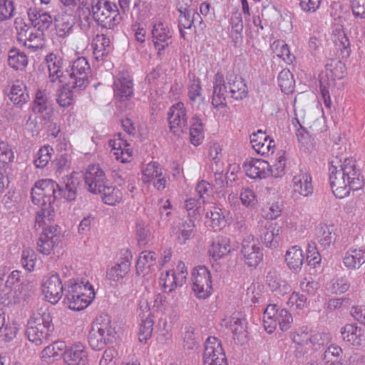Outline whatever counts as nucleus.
I'll return each mask as SVG.
<instances>
[{
	"label": "nucleus",
	"instance_id": "12",
	"mask_svg": "<svg viewBox=\"0 0 365 365\" xmlns=\"http://www.w3.org/2000/svg\"><path fill=\"white\" fill-rule=\"evenodd\" d=\"M205 365H227L221 341L216 337H209L205 345L203 354Z\"/></svg>",
	"mask_w": 365,
	"mask_h": 365
},
{
	"label": "nucleus",
	"instance_id": "53",
	"mask_svg": "<svg viewBox=\"0 0 365 365\" xmlns=\"http://www.w3.org/2000/svg\"><path fill=\"white\" fill-rule=\"evenodd\" d=\"M266 282L272 291L279 294H284L290 290V286L285 281L278 279L271 273L267 275Z\"/></svg>",
	"mask_w": 365,
	"mask_h": 365
},
{
	"label": "nucleus",
	"instance_id": "25",
	"mask_svg": "<svg viewBox=\"0 0 365 365\" xmlns=\"http://www.w3.org/2000/svg\"><path fill=\"white\" fill-rule=\"evenodd\" d=\"M226 80L230 89V93L233 99L242 100L247 97L248 88L242 76L234 73H229L227 74Z\"/></svg>",
	"mask_w": 365,
	"mask_h": 365
},
{
	"label": "nucleus",
	"instance_id": "17",
	"mask_svg": "<svg viewBox=\"0 0 365 365\" xmlns=\"http://www.w3.org/2000/svg\"><path fill=\"white\" fill-rule=\"evenodd\" d=\"M114 98L118 101L129 100L133 95V83L130 76L119 73L113 81Z\"/></svg>",
	"mask_w": 365,
	"mask_h": 365
},
{
	"label": "nucleus",
	"instance_id": "36",
	"mask_svg": "<svg viewBox=\"0 0 365 365\" xmlns=\"http://www.w3.org/2000/svg\"><path fill=\"white\" fill-rule=\"evenodd\" d=\"M230 239L225 236H217L212 242L209 254L215 259L221 258L230 251Z\"/></svg>",
	"mask_w": 365,
	"mask_h": 365
},
{
	"label": "nucleus",
	"instance_id": "22",
	"mask_svg": "<svg viewBox=\"0 0 365 365\" xmlns=\"http://www.w3.org/2000/svg\"><path fill=\"white\" fill-rule=\"evenodd\" d=\"M250 143L256 153L261 155L272 154L275 148L274 141L261 130L250 135Z\"/></svg>",
	"mask_w": 365,
	"mask_h": 365
},
{
	"label": "nucleus",
	"instance_id": "38",
	"mask_svg": "<svg viewBox=\"0 0 365 365\" xmlns=\"http://www.w3.org/2000/svg\"><path fill=\"white\" fill-rule=\"evenodd\" d=\"M65 297L68 302V308L73 310H82L86 308L91 302V298L81 294L72 293L71 290L65 289Z\"/></svg>",
	"mask_w": 365,
	"mask_h": 365
},
{
	"label": "nucleus",
	"instance_id": "5",
	"mask_svg": "<svg viewBox=\"0 0 365 365\" xmlns=\"http://www.w3.org/2000/svg\"><path fill=\"white\" fill-rule=\"evenodd\" d=\"M292 315L286 309H278L276 304H269L264 312L263 325L267 333H272L277 325L282 331L290 329Z\"/></svg>",
	"mask_w": 365,
	"mask_h": 365
},
{
	"label": "nucleus",
	"instance_id": "58",
	"mask_svg": "<svg viewBox=\"0 0 365 365\" xmlns=\"http://www.w3.org/2000/svg\"><path fill=\"white\" fill-rule=\"evenodd\" d=\"M160 283L165 289V292H171L176 287L180 286L177 275L174 270L166 271L165 274H162L160 278Z\"/></svg>",
	"mask_w": 365,
	"mask_h": 365
},
{
	"label": "nucleus",
	"instance_id": "60",
	"mask_svg": "<svg viewBox=\"0 0 365 365\" xmlns=\"http://www.w3.org/2000/svg\"><path fill=\"white\" fill-rule=\"evenodd\" d=\"M36 255L33 250L25 249L23 250L21 263L25 269L29 272L33 271L36 264Z\"/></svg>",
	"mask_w": 365,
	"mask_h": 365
},
{
	"label": "nucleus",
	"instance_id": "47",
	"mask_svg": "<svg viewBox=\"0 0 365 365\" xmlns=\"http://www.w3.org/2000/svg\"><path fill=\"white\" fill-rule=\"evenodd\" d=\"M19 293L17 289L6 284L0 285V302L5 306H11L18 302Z\"/></svg>",
	"mask_w": 365,
	"mask_h": 365
},
{
	"label": "nucleus",
	"instance_id": "39",
	"mask_svg": "<svg viewBox=\"0 0 365 365\" xmlns=\"http://www.w3.org/2000/svg\"><path fill=\"white\" fill-rule=\"evenodd\" d=\"M92 47L96 58H103L111 50L110 39L106 34H98L93 39Z\"/></svg>",
	"mask_w": 365,
	"mask_h": 365
},
{
	"label": "nucleus",
	"instance_id": "32",
	"mask_svg": "<svg viewBox=\"0 0 365 365\" xmlns=\"http://www.w3.org/2000/svg\"><path fill=\"white\" fill-rule=\"evenodd\" d=\"M33 110L41 114L44 119L49 118L51 114V103L45 91L38 90L34 101Z\"/></svg>",
	"mask_w": 365,
	"mask_h": 365
},
{
	"label": "nucleus",
	"instance_id": "1",
	"mask_svg": "<svg viewBox=\"0 0 365 365\" xmlns=\"http://www.w3.org/2000/svg\"><path fill=\"white\" fill-rule=\"evenodd\" d=\"M329 180L333 193L340 199L364 185V177L356 160L341 155H332L329 158Z\"/></svg>",
	"mask_w": 365,
	"mask_h": 365
},
{
	"label": "nucleus",
	"instance_id": "15",
	"mask_svg": "<svg viewBox=\"0 0 365 365\" xmlns=\"http://www.w3.org/2000/svg\"><path fill=\"white\" fill-rule=\"evenodd\" d=\"M84 182L88 191L98 194L101 190L109 182L104 171L98 164L89 165L84 174Z\"/></svg>",
	"mask_w": 365,
	"mask_h": 365
},
{
	"label": "nucleus",
	"instance_id": "18",
	"mask_svg": "<svg viewBox=\"0 0 365 365\" xmlns=\"http://www.w3.org/2000/svg\"><path fill=\"white\" fill-rule=\"evenodd\" d=\"M314 187L311 174L306 170H299L292 178V192L295 195L309 197L312 195Z\"/></svg>",
	"mask_w": 365,
	"mask_h": 365
},
{
	"label": "nucleus",
	"instance_id": "56",
	"mask_svg": "<svg viewBox=\"0 0 365 365\" xmlns=\"http://www.w3.org/2000/svg\"><path fill=\"white\" fill-rule=\"evenodd\" d=\"M195 227L193 219L188 217L181 225L180 232L178 236V241L180 244H185L189 240Z\"/></svg>",
	"mask_w": 365,
	"mask_h": 365
},
{
	"label": "nucleus",
	"instance_id": "49",
	"mask_svg": "<svg viewBox=\"0 0 365 365\" xmlns=\"http://www.w3.org/2000/svg\"><path fill=\"white\" fill-rule=\"evenodd\" d=\"M8 63L14 69L22 70L28 64V58L19 49H11L9 52Z\"/></svg>",
	"mask_w": 365,
	"mask_h": 365
},
{
	"label": "nucleus",
	"instance_id": "19",
	"mask_svg": "<svg viewBox=\"0 0 365 365\" xmlns=\"http://www.w3.org/2000/svg\"><path fill=\"white\" fill-rule=\"evenodd\" d=\"M241 252L250 267H257L263 258L262 250L253 237H248L242 241Z\"/></svg>",
	"mask_w": 365,
	"mask_h": 365
},
{
	"label": "nucleus",
	"instance_id": "24",
	"mask_svg": "<svg viewBox=\"0 0 365 365\" xmlns=\"http://www.w3.org/2000/svg\"><path fill=\"white\" fill-rule=\"evenodd\" d=\"M63 361L66 365H88V354L85 346L78 343L66 349Z\"/></svg>",
	"mask_w": 365,
	"mask_h": 365
},
{
	"label": "nucleus",
	"instance_id": "51",
	"mask_svg": "<svg viewBox=\"0 0 365 365\" xmlns=\"http://www.w3.org/2000/svg\"><path fill=\"white\" fill-rule=\"evenodd\" d=\"M38 205L41 206V209L36 212L35 218V228L36 230L38 229L37 227L39 228L46 225V220L50 222L54 216V210L52 205H49L48 203Z\"/></svg>",
	"mask_w": 365,
	"mask_h": 365
},
{
	"label": "nucleus",
	"instance_id": "50",
	"mask_svg": "<svg viewBox=\"0 0 365 365\" xmlns=\"http://www.w3.org/2000/svg\"><path fill=\"white\" fill-rule=\"evenodd\" d=\"M206 217L208 219L206 223L215 230H220L226 225L225 216L221 210L217 207H212L210 212H207Z\"/></svg>",
	"mask_w": 365,
	"mask_h": 365
},
{
	"label": "nucleus",
	"instance_id": "64",
	"mask_svg": "<svg viewBox=\"0 0 365 365\" xmlns=\"http://www.w3.org/2000/svg\"><path fill=\"white\" fill-rule=\"evenodd\" d=\"M310 334L307 327H302L297 329L292 334L293 341L298 345H308L310 341Z\"/></svg>",
	"mask_w": 365,
	"mask_h": 365
},
{
	"label": "nucleus",
	"instance_id": "54",
	"mask_svg": "<svg viewBox=\"0 0 365 365\" xmlns=\"http://www.w3.org/2000/svg\"><path fill=\"white\" fill-rule=\"evenodd\" d=\"M154 321L153 316L149 313L145 319H142L139 329V340L141 342H146L152 336Z\"/></svg>",
	"mask_w": 365,
	"mask_h": 365
},
{
	"label": "nucleus",
	"instance_id": "11",
	"mask_svg": "<svg viewBox=\"0 0 365 365\" xmlns=\"http://www.w3.org/2000/svg\"><path fill=\"white\" fill-rule=\"evenodd\" d=\"M151 35L157 54L161 57L165 54V50L172 43L173 31L168 24L158 21L153 24Z\"/></svg>",
	"mask_w": 365,
	"mask_h": 365
},
{
	"label": "nucleus",
	"instance_id": "48",
	"mask_svg": "<svg viewBox=\"0 0 365 365\" xmlns=\"http://www.w3.org/2000/svg\"><path fill=\"white\" fill-rule=\"evenodd\" d=\"M66 348L65 342L61 341H55L43 349L41 351V358L46 361L51 358L55 359L61 356L63 357Z\"/></svg>",
	"mask_w": 365,
	"mask_h": 365
},
{
	"label": "nucleus",
	"instance_id": "23",
	"mask_svg": "<svg viewBox=\"0 0 365 365\" xmlns=\"http://www.w3.org/2000/svg\"><path fill=\"white\" fill-rule=\"evenodd\" d=\"M79 184L80 180L75 173L62 178V180L58 184V187L60 197L64 198L68 201L74 200L76 198L77 189Z\"/></svg>",
	"mask_w": 365,
	"mask_h": 365
},
{
	"label": "nucleus",
	"instance_id": "40",
	"mask_svg": "<svg viewBox=\"0 0 365 365\" xmlns=\"http://www.w3.org/2000/svg\"><path fill=\"white\" fill-rule=\"evenodd\" d=\"M344 265L349 269L359 268L365 262V249H352L348 250L343 259Z\"/></svg>",
	"mask_w": 365,
	"mask_h": 365
},
{
	"label": "nucleus",
	"instance_id": "33",
	"mask_svg": "<svg viewBox=\"0 0 365 365\" xmlns=\"http://www.w3.org/2000/svg\"><path fill=\"white\" fill-rule=\"evenodd\" d=\"M8 96L10 101L18 106H22L27 103L29 99L26 86L20 81H16L13 83L10 87Z\"/></svg>",
	"mask_w": 365,
	"mask_h": 365
},
{
	"label": "nucleus",
	"instance_id": "8",
	"mask_svg": "<svg viewBox=\"0 0 365 365\" xmlns=\"http://www.w3.org/2000/svg\"><path fill=\"white\" fill-rule=\"evenodd\" d=\"M282 228L277 222L268 220L258 222L257 234L262 242L269 248H275L279 245Z\"/></svg>",
	"mask_w": 365,
	"mask_h": 365
},
{
	"label": "nucleus",
	"instance_id": "31",
	"mask_svg": "<svg viewBox=\"0 0 365 365\" xmlns=\"http://www.w3.org/2000/svg\"><path fill=\"white\" fill-rule=\"evenodd\" d=\"M316 236L320 246L324 249L329 248L336 240L337 235L334 226L325 224L319 225L316 228Z\"/></svg>",
	"mask_w": 365,
	"mask_h": 365
},
{
	"label": "nucleus",
	"instance_id": "7",
	"mask_svg": "<svg viewBox=\"0 0 365 365\" xmlns=\"http://www.w3.org/2000/svg\"><path fill=\"white\" fill-rule=\"evenodd\" d=\"M58 184L50 179H43L37 181L31 191V197L34 204L44 205L48 203L52 205L58 195Z\"/></svg>",
	"mask_w": 365,
	"mask_h": 365
},
{
	"label": "nucleus",
	"instance_id": "6",
	"mask_svg": "<svg viewBox=\"0 0 365 365\" xmlns=\"http://www.w3.org/2000/svg\"><path fill=\"white\" fill-rule=\"evenodd\" d=\"M91 67L85 57H79L72 62L66 70L68 86L76 90H84L89 83L88 74Z\"/></svg>",
	"mask_w": 365,
	"mask_h": 365
},
{
	"label": "nucleus",
	"instance_id": "3",
	"mask_svg": "<svg viewBox=\"0 0 365 365\" xmlns=\"http://www.w3.org/2000/svg\"><path fill=\"white\" fill-rule=\"evenodd\" d=\"M86 9L95 21L106 29H114L122 21L117 5L108 0H91V9Z\"/></svg>",
	"mask_w": 365,
	"mask_h": 365
},
{
	"label": "nucleus",
	"instance_id": "41",
	"mask_svg": "<svg viewBox=\"0 0 365 365\" xmlns=\"http://www.w3.org/2000/svg\"><path fill=\"white\" fill-rule=\"evenodd\" d=\"M98 193L101 194L102 200L109 205H115L121 202L123 199V193L121 190L110 185L108 182L107 185L101 190Z\"/></svg>",
	"mask_w": 365,
	"mask_h": 365
},
{
	"label": "nucleus",
	"instance_id": "37",
	"mask_svg": "<svg viewBox=\"0 0 365 365\" xmlns=\"http://www.w3.org/2000/svg\"><path fill=\"white\" fill-rule=\"evenodd\" d=\"M65 289L71 290L72 293L75 292L76 294L78 293L81 295L83 294V296H88V297L91 298L92 302L95 298L96 293L93 287L88 281H81L78 282L77 280L71 279L66 283Z\"/></svg>",
	"mask_w": 365,
	"mask_h": 365
},
{
	"label": "nucleus",
	"instance_id": "21",
	"mask_svg": "<svg viewBox=\"0 0 365 365\" xmlns=\"http://www.w3.org/2000/svg\"><path fill=\"white\" fill-rule=\"evenodd\" d=\"M108 144L112 148L116 160L123 163L130 161L133 150L128 140L123 138L121 133H118L114 135L113 138L109 140Z\"/></svg>",
	"mask_w": 365,
	"mask_h": 365
},
{
	"label": "nucleus",
	"instance_id": "2",
	"mask_svg": "<svg viewBox=\"0 0 365 365\" xmlns=\"http://www.w3.org/2000/svg\"><path fill=\"white\" fill-rule=\"evenodd\" d=\"M53 330L52 317L48 308L41 307L34 312L27 322L26 334L28 339L36 345L46 341Z\"/></svg>",
	"mask_w": 365,
	"mask_h": 365
},
{
	"label": "nucleus",
	"instance_id": "63",
	"mask_svg": "<svg viewBox=\"0 0 365 365\" xmlns=\"http://www.w3.org/2000/svg\"><path fill=\"white\" fill-rule=\"evenodd\" d=\"M229 22L232 27V31L236 34L241 36L244 25L242 13L238 9L232 12Z\"/></svg>",
	"mask_w": 365,
	"mask_h": 365
},
{
	"label": "nucleus",
	"instance_id": "20",
	"mask_svg": "<svg viewBox=\"0 0 365 365\" xmlns=\"http://www.w3.org/2000/svg\"><path fill=\"white\" fill-rule=\"evenodd\" d=\"M27 16L31 25L30 27L41 31H47L53 23V18L48 12L36 6L30 7L27 10Z\"/></svg>",
	"mask_w": 365,
	"mask_h": 365
},
{
	"label": "nucleus",
	"instance_id": "16",
	"mask_svg": "<svg viewBox=\"0 0 365 365\" xmlns=\"http://www.w3.org/2000/svg\"><path fill=\"white\" fill-rule=\"evenodd\" d=\"M42 292L46 300L53 304L61 299L65 289L58 274H51L44 281Z\"/></svg>",
	"mask_w": 365,
	"mask_h": 365
},
{
	"label": "nucleus",
	"instance_id": "43",
	"mask_svg": "<svg viewBox=\"0 0 365 365\" xmlns=\"http://www.w3.org/2000/svg\"><path fill=\"white\" fill-rule=\"evenodd\" d=\"M333 41L336 50L340 52L343 58H346L350 56L351 51L350 42L343 30L335 29L333 31Z\"/></svg>",
	"mask_w": 365,
	"mask_h": 365
},
{
	"label": "nucleus",
	"instance_id": "9",
	"mask_svg": "<svg viewBox=\"0 0 365 365\" xmlns=\"http://www.w3.org/2000/svg\"><path fill=\"white\" fill-rule=\"evenodd\" d=\"M192 281V288L197 298L205 299L211 294V275L205 267L201 266L193 269Z\"/></svg>",
	"mask_w": 365,
	"mask_h": 365
},
{
	"label": "nucleus",
	"instance_id": "27",
	"mask_svg": "<svg viewBox=\"0 0 365 365\" xmlns=\"http://www.w3.org/2000/svg\"><path fill=\"white\" fill-rule=\"evenodd\" d=\"M243 168L249 178L262 179L269 173V164L264 160L252 158L244 163Z\"/></svg>",
	"mask_w": 365,
	"mask_h": 365
},
{
	"label": "nucleus",
	"instance_id": "30",
	"mask_svg": "<svg viewBox=\"0 0 365 365\" xmlns=\"http://www.w3.org/2000/svg\"><path fill=\"white\" fill-rule=\"evenodd\" d=\"M128 255L121 259L115 264L112 266L108 269L106 272V277L108 280L114 282H121L123 279L126 277L130 271V259L131 258L130 253Z\"/></svg>",
	"mask_w": 365,
	"mask_h": 365
},
{
	"label": "nucleus",
	"instance_id": "14",
	"mask_svg": "<svg viewBox=\"0 0 365 365\" xmlns=\"http://www.w3.org/2000/svg\"><path fill=\"white\" fill-rule=\"evenodd\" d=\"M168 119L170 130L180 135L187 127V115L185 105L182 102L173 104L169 109Z\"/></svg>",
	"mask_w": 365,
	"mask_h": 365
},
{
	"label": "nucleus",
	"instance_id": "55",
	"mask_svg": "<svg viewBox=\"0 0 365 365\" xmlns=\"http://www.w3.org/2000/svg\"><path fill=\"white\" fill-rule=\"evenodd\" d=\"M278 84L284 93H291L294 88L293 76L289 70L284 69L278 75Z\"/></svg>",
	"mask_w": 365,
	"mask_h": 365
},
{
	"label": "nucleus",
	"instance_id": "26",
	"mask_svg": "<svg viewBox=\"0 0 365 365\" xmlns=\"http://www.w3.org/2000/svg\"><path fill=\"white\" fill-rule=\"evenodd\" d=\"M227 93V86L224 76L217 72L214 77L213 93L212 104L216 108H223L226 106V96Z\"/></svg>",
	"mask_w": 365,
	"mask_h": 365
},
{
	"label": "nucleus",
	"instance_id": "13",
	"mask_svg": "<svg viewBox=\"0 0 365 365\" xmlns=\"http://www.w3.org/2000/svg\"><path fill=\"white\" fill-rule=\"evenodd\" d=\"M16 29L17 40L23 43L25 46L34 51L43 47L44 31L30 27L27 24H24L21 26L20 28L16 26Z\"/></svg>",
	"mask_w": 365,
	"mask_h": 365
},
{
	"label": "nucleus",
	"instance_id": "46",
	"mask_svg": "<svg viewBox=\"0 0 365 365\" xmlns=\"http://www.w3.org/2000/svg\"><path fill=\"white\" fill-rule=\"evenodd\" d=\"M157 255L152 251H143L140 253L136 263V272L138 274H145V270L150 269L155 264Z\"/></svg>",
	"mask_w": 365,
	"mask_h": 365
},
{
	"label": "nucleus",
	"instance_id": "28",
	"mask_svg": "<svg viewBox=\"0 0 365 365\" xmlns=\"http://www.w3.org/2000/svg\"><path fill=\"white\" fill-rule=\"evenodd\" d=\"M48 71V78L51 82L66 81V75H63V59L61 57L50 53L45 58Z\"/></svg>",
	"mask_w": 365,
	"mask_h": 365
},
{
	"label": "nucleus",
	"instance_id": "34",
	"mask_svg": "<svg viewBox=\"0 0 365 365\" xmlns=\"http://www.w3.org/2000/svg\"><path fill=\"white\" fill-rule=\"evenodd\" d=\"M285 261L291 270L295 272H299L304 261L302 250L297 245L291 247L286 252Z\"/></svg>",
	"mask_w": 365,
	"mask_h": 365
},
{
	"label": "nucleus",
	"instance_id": "57",
	"mask_svg": "<svg viewBox=\"0 0 365 365\" xmlns=\"http://www.w3.org/2000/svg\"><path fill=\"white\" fill-rule=\"evenodd\" d=\"M274 165H269V173L274 178H281L285 174L286 158L285 152L281 150Z\"/></svg>",
	"mask_w": 365,
	"mask_h": 365
},
{
	"label": "nucleus",
	"instance_id": "42",
	"mask_svg": "<svg viewBox=\"0 0 365 365\" xmlns=\"http://www.w3.org/2000/svg\"><path fill=\"white\" fill-rule=\"evenodd\" d=\"M187 96L192 107L200 109L204 105L205 98L202 96L201 82L199 78L193 79L188 86Z\"/></svg>",
	"mask_w": 365,
	"mask_h": 365
},
{
	"label": "nucleus",
	"instance_id": "62",
	"mask_svg": "<svg viewBox=\"0 0 365 365\" xmlns=\"http://www.w3.org/2000/svg\"><path fill=\"white\" fill-rule=\"evenodd\" d=\"M14 153L7 142L0 138V164H7L13 161Z\"/></svg>",
	"mask_w": 365,
	"mask_h": 365
},
{
	"label": "nucleus",
	"instance_id": "44",
	"mask_svg": "<svg viewBox=\"0 0 365 365\" xmlns=\"http://www.w3.org/2000/svg\"><path fill=\"white\" fill-rule=\"evenodd\" d=\"M56 35L59 38H66L72 32L73 24L71 16L58 14L54 18Z\"/></svg>",
	"mask_w": 365,
	"mask_h": 365
},
{
	"label": "nucleus",
	"instance_id": "4",
	"mask_svg": "<svg viewBox=\"0 0 365 365\" xmlns=\"http://www.w3.org/2000/svg\"><path fill=\"white\" fill-rule=\"evenodd\" d=\"M117 331L108 315H101L96 319L89 331L88 339L93 350H101L106 344L113 343Z\"/></svg>",
	"mask_w": 365,
	"mask_h": 365
},
{
	"label": "nucleus",
	"instance_id": "29",
	"mask_svg": "<svg viewBox=\"0 0 365 365\" xmlns=\"http://www.w3.org/2000/svg\"><path fill=\"white\" fill-rule=\"evenodd\" d=\"M343 340L353 346L365 344V331L355 324H347L341 329Z\"/></svg>",
	"mask_w": 365,
	"mask_h": 365
},
{
	"label": "nucleus",
	"instance_id": "35",
	"mask_svg": "<svg viewBox=\"0 0 365 365\" xmlns=\"http://www.w3.org/2000/svg\"><path fill=\"white\" fill-rule=\"evenodd\" d=\"M344 68L345 66L341 61H332L326 65L324 73L322 74L320 78L324 77L326 84L329 86L334 83L336 80L343 78L344 76Z\"/></svg>",
	"mask_w": 365,
	"mask_h": 365
},
{
	"label": "nucleus",
	"instance_id": "52",
	"mask_svg": "<svg viewBox=\"0 0 365 365\" xmlns=\"http://www.w3.org/2000/svg\"><path fill=\"white\" fill-rule=\"evenodd\" d=\"M162 175V169L157 162H150L147 164L142 171L141 180L143 183H148Z\"/></svg>",
	"mask_w": 365,
	"mask_h": 365
},
{
	"label": "nucleus",
	"instance_id": "61",
	"mask_svg": "<svg viewBox=\"0 0 365 365\" xmlns=\"http://www.w3.org/2000/svg\"><path fill=\"white\" fill-rule=\"evenodd\" d=\"M14 11L15 8L12 0H0V21L12 18Z\"/></svg>",
	"mask_w": 365,
	"mask_h": 365
},
{
	"label": "nucleus",
	"instance_id": "10",
	"mask_svg": "<svg viewBox=\"0 0 365 365\" xmlns=\"http://www.w3.org/2000/svg\"><path fill=\"white\" fill-rule=\"evenodd\" d=\"M61 240V227L57 225H47L43 227L36 243V250L39 253L48 255Z\"/></svg>",
	"mask_w": 365,
	"mask_h": 365
},
{
	"label": "nucleus",
	"instance_id": "45",
	"mask_svg": "<svg viewBox=\"0 0 365 365\" xmlns=\"http://www.w3.org/2000/svg\"><path fill=\"white\" fill-rule=\"evenodd\" d=\"M190 137L191 143L195 146L200 145L204 139L203 124L197 115H193L191 119Z\"/></svg>",
	"mask_w": 365,
	"mask_h": 365
},
{
	"label": "nucleus",
	"instance_id": "59",
	"mask_svg": "<svg viewBox=\"0 0 365 365\" xmlns=\"http://www.w3.org/2000/svg\"><path fill=\"white\" fill-rule=\"evenodd\" d=\"M71 89L73 88L68 86L67 81L66 86H63V88L59 91L56 99V101L60 106L68 107L72 104L73 101V93Z\"/></svg>",
	"mask_w": 365,
	"mask_h": 365
}]
</instances>
